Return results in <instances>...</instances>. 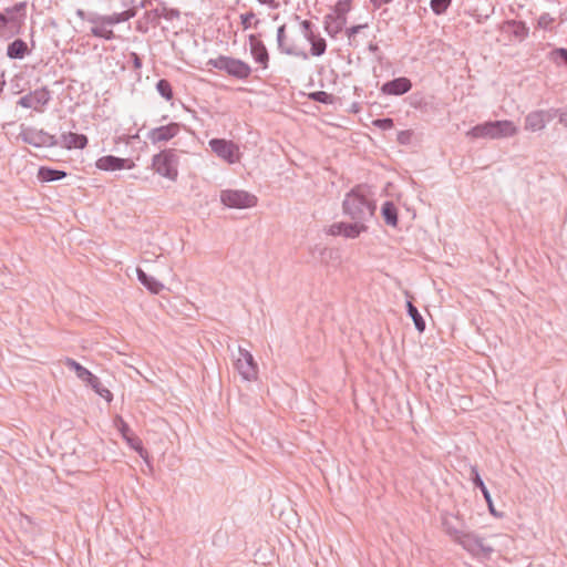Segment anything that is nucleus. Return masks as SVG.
<instances>
[{"instance_id": "nucleus-35", "label": "nucleus", "mask_w": 567, "mask_h": 567, "mask_svg": "<svg viewBox=\"0 0 567 567\" xmlns=\"http://www.w3.org/2000/svg\"><path fill=\"white\" fill-rule=\"evenodd\" d=\"M127 442V444L134 449L142 457L146 458L147 457V452L146 450L143 447V444H142V441L141 439H138L137 436H135L134 434H132L130 437H127L125 440Z\"/></svg>"}, {"instance_id": "nucleus-14", "label": "nucleus", "mask_w": 567, "mask_h": 567, "mask_svg": "<svg viewBox=\"0 0 567 567\" xmlns=\"http://www.w3.org/2000/svg\"><path fill=\"white\" fill-rule=\"evenodd\" d=\"M135 16V10L130 9L125 10L123 12L118 13H112L107 16H97V14H91L90 18H87V21L91 23H100L102 25H114L121 22L128 21L131 18Z\"/></svg>"}, {"instance_id": "nucleus-17", "label": "nucleus", "mask_w": 567, "mask_h": 567, "mask_svg": "<svg viewBox=\"0 0 567 567\" xmlns=\"http://www.w3.org/2000/svg\"><path fill=\"white\" fill-rule=\"evenodd\" d=\"M249 47L250 53L255 61L259 63L262 69H267L269 54L262 41H260L256 35L251 34L249 37Z\"/></svg>"}, {"instance_id": "nucleus-27", "label": "nucleus", "mask_w": 567, "mask_h": 567, "mask_svg": "<svg viewBox=\"0 0 567 567\" xmlns=\"http://www.w3.org/2000/svg\"><path fill=\"white\" fill-rule=\"evenodd\" d=\"M27 52H28V45L21 39H17L13 42H11L7 49V55L10 59H22Z\"/></svg>"}, {"instance_id": "nucleus-9", "label": "nucleus", "mask_w": 567, "mask_h": 567, "mask_svg": "<svg viewBox=\"0 0 567 567\" xmlns=\"http://www.w3.org/2000/svg\"><path fill=\"white\" fill-rule=\"evenodd\" d=\"M303 38L311 44L310 54L313 56H321L327 50L326 40L315 30V25L309 20H303L300 23Z\"/></svg>"}, {"instance_id": "nucleus-23", "label": "nucleus", "mask_w": 567, "mask_h": 567, "mask_svg": "<svg viewBox=\"0 0 567 567\" xmlns=\"http://www.w3.org/2000/svg\"><path fill=\"white\" fill-rule=\"evenodd\" d=\"M61 138H62V142H61L62 145L68 148H72V147L84 148L87 144V137L85 135L76 134V133H72V132L62 134Z\"/></svg>"}, {"instance_id": "nucleus-58", "label": "nucleus", "mask_w": 567, "mask_h": 567, "mask_svg": "<svg viewBox=\"0 0 567 567\" xmlns=\"http://www.w3.org/2000/svg\"><path fill=\"white\" fill-rule=\"evenodd\" d=\"M370 49H371L372 51H374V50H377V49H378V47H377V45H370Z\"/></svg>"}, {"instance_id": "nucleus-30", "label": "nucleus", "mask_w": 567, "mask_h": 567, "mask_svg": "<svg viewBox=\"0 0 567 567\" xmlns=\"http://www.w3.org/2000/svg\"><path fill=\"white\" fill-rule=\"evenodd\" d=\"M408 313L412 318L414 326L419 332H423L425 329V321L420 315L417 308L411 302L408 301L406 303Z\"/></svg>"}, {"instance_id": "nucleus-1", "label": "nucleus", "mask_w": 567, "mask_h": 567, "mask_svg": "<svg viewBox=\"0 0 567 567\" xmlns=\"http://www.w3.org/2000/svg\"><path fill=\"white\" fill-rule=\"evenodd\" d=\"M343 213L354 221H365L373 216L375 204L367 185H358L344 197Z\"/></svg>"}, {"instance_id": "nucleus-41", "label": "nucleus", "mask_w": 567, "mask_h": 567, "mask_svg": "<svg viewBox=\"0 0 567 567\" xmlns=\"http://www.w3.org/2000/svg\"><path fill=\"white\" fill-rule=\"evenodd\" d=\"M256 19V16L252 11L244 13L240 16V22L244 30H247L251 27V21Z\"/></svg>"}, {"instance_id": "nucleus-10", "label": "nucleus", "mask_w": 567, "mask_h": 567, "mask_svg": "<svg viewBox=\"0 0 567 567\" xmlns=\"http://www.w3.org/2000/svg\"><path fill=\"white\" fill-rule=\"evenodd\" d=\"M499 31L504 34L506 43L523 42L529 33V28L525 22L518 20H507L499 25Z\"/></svg>"}, {"instance_id": "nucleus-44", "label": "nucleus", "mask_w": 567, "mask_h": 567, "mask_svg": "<svg viewBox=\"0 0 567 567\" xmlns=\"http://www.w3.org/2000/svg\"><path fill=\"white\" fill-rule=\"evenodd\" d=\"M343 223H334L329 227L328 234L331 236L342 235Z\"/></svg>"}, {"instance_id": "nucleus-31", "label": "nucleus", "mask_w": 567, "mask_h": 567, "mask_svg": "<svg viewBox=\"0 0 567 567\" xmlns=\"http://www.w3.org/2000/svg\"><path fill=\"white\" fill-rule=\"evenodd\" d=\"M100 396L104 398L107 401H111L113 395L109 389L103 386L100 379L97 377H93L91 381L87 383Z\"/></svg>"}, {"instance_id": "nucleus-16", "label": "nucleus", "mask_w": 567, "mask_h": 567, "mask_svg": "<svg viewBox=\"0 0 567 567\" xmlns=\"http://www.w3.org/2000/svg\"><path fill=\"white\" fill-rule=\"evenodd\" d=\"M442 526L444 528V532L454 540L456 542L457 538L462 535L464 532L463 529V520L453 514H443L442 515Z\"/></svg>"}, {"instance_id": "nucleus-56", "label": "nucleus", "mask_w": 567, "mask_h": 567, "mask_svg": "<svg viewBox=\"0 0 567 567\" xmlns=\"http://www.w3.org/2000/svg\"><path fill=\"white\" fill-rule=\"evenodd\" d=\"M487 505H488V509H489L491 514L494 515V516H497V513H496V511H495V508L493 506V502L492 503H487Z\"/></svg>"}, {"instance_id": "nucleus-57", "label": "nucleus", "mask_w": 567, "mask_h": 567, "mask_svg": "<svg viewBox=\"0 0 567 567\" xmlns=\"http://www.w3.org/2000/svg\"><path fill=\"white\" fill-rule=\"evenodd\" d=\"M399 141H400L401 143H404V142H405V133H404V132L400 133V135H399Z\"/></svg>"}, {"instance_id": "nucleus-33", "label": "nucleus", "mask_w": 567, "mask_h": 567, "mask_svg": "<svg viewBox=\"0 0 567 567\" xmlns=\"http://www.w3.org/2000/svg\"><path fill=\"white\" fill-rule=\"evenodd\" d=\"M156 89H157V92L167 101H171L173 99V91H172V86H171V83L165 80V79H162L157 82L156 84Z\"/></svg>"}, {"instance_id": "nucleus-43", "label": "nucleus", "mask_w": 567, "mask_h": 567, "mask_svg": "<svg viewBox=\"0 0 567 567\" xmlns=\"http://www.w3.org/2000/svg\"><path fill=\"white\" fill-rule=\"evenodd\" d=\"M93 27L91 28V34L95 38H102V34L106 32L107 25H102L100 23H92Z\"/></svg>"}, {"instance_id": "nucleus-50", "label": "nucleus", "mask_w": 567, "mask_h": 567, "mask_svg": "<svg viewBox=\"0 0 567 567\" xmlns=\"http://www.w3.org/2000/svg\"><path fill=\"white\" fill-rule=\"evenodd\" d=\"M556 53L563 60V62L567 65V49H558L556 51Z\"/></svg>"}, {"instance_id": "nucleus-32", "label": "nucleus", "mask_w": 567, "mask_h": 567, "mask_svg": "<svg viewBox=\"0 0 567 567\" xmlns=\"http://www.w3.org/2000/svg\"><path fill=\"white\" fill-rule=\"evenodd\" d=\"M319 258L320 261L324 265H329L331 261L337 260L339 258L338 250L331 247H320L319 248Z\"/></svg>"}, {"instance_id": "nucleus-6", "label": "nucleus", "mask_w": 567, "mask_h": 567, "mask_svg": "<svg viewBox=\"0 0 567 567\" xmlns=\"http://www.w3.org/2000/svg\"><path fill=\"white\" fill-rule=\"evenodd\" d=\"M220 200L230 208H250L257 205V197L246 190L226 189L220 193Z\"/></svg>"}, {"instance_id": "nucleus-22", "label": "nucleus", "mask_w": 567, "mask_h": 567, "mask_svg": "<svg viewBox=\"0 0 567 567\" xmlns=\"http://www.w3.org/2000/svg\"><path fill=\"white\" fill-rule=\"evenodd\" d=\"M546 123L542 115L540 110L528 113L525 117L524 128L528 132H537L544 130Z\"/></svg>"}, {"instance_id": "nucleus-24", "label": "nucleus", "mask_w": 567, "mask_h": 567, "mask_svg": "<svg viewBox=\"0 0 567 567\" xmlns=\"http://www.w3.org/2000/svg\"><path fill=\"white\" fill-rule=\"evenodd\" d=\"M65 367H68L70 370H73L76 374V377L85 382L86 384L93 379L94 374H92L86 368L81 365L79 362H76L72 358H66L64 360Z\"/></svg>"}, {"instance_id": "nucleus-20", "label": "nucleus", "mask_w": 567, "mask_h": 567, "mask_svg": "<svg viewBox=\"0 0 567 567\" xmlns=\"http://www.w3.org/2000/svg\"><path fill=\"white\" fill-rule=\"evenodd\" d=\"M285 39H286V25L284 24V25H280L277 30V42H278L279 50L282 53L288 54V55H293L297 58H301L303 60L308 59V53L306 51L299 50L291 45H286Z\"/></svg>"}, {"instance_id": "nucleus-51", "label": "nucleus", "mask_w": 567, "mask_h": 567, "mask_svg": "<svg viewBox=\"0 0 567 567\" xmlns=\"http://www.w3.org/2000/svg\"><path fill=\"white\" fill-rule=\"evenodd\" d=\"M393 0H370V2L373 4L374 8H380L383 4H388L392 2Z\"/></svg>"}, {"instance_id": "nucleus-26", "label": "nucleus", "mask_w": 567, "mask_h": 567, "mask_svg": "<svg viewBox=\"0 0 567 567\" xmlns=\"http://www.w3.org/2000/svg\"><path fill=\"white\" fill-rule=\"evenodd\" d=\"M66 176V173L64 171L54 169L50 167H40L38 172V178L41 182L48 183L53 181L62 179Z\"/></svg>"}, {"instance_id": "nucleus-4", "label": "nucleus", "mask_w": 567, "mask_h": 567, "mask_svg": "<svg viewBox=\"0 0 567 567\" xmlns=\"http://www.w3.org/2000/svg\"><path fill=\"white\" fill-rule=\"evenodd\" d=\"M178 156L176 150L167 148L153 156L152 166L156 173L176 181L178 176Z\"/></svg>"}, {"instance_id": "nucleus-21", "label": "nucleus", "mask_w": 567, "mask_h": 567, "mask_svg": "<svg viewBox=\"0 0 567 567\" xmlns=\"http://www.w3.org/2000/svg\"><path fill=\"white\" fill-rule=\"evenodd\" d=\"M126 162L127 159L107 155L97 159L96 167L102 171H117L125 168Z\"/></svg>"}, {"instance_id": "nucleus-7", "label": "nucleus", "mask_w": 567, "mask_h": 567, "mask_svg": "<svg viewBox=\"0 0 567 567\" xmlns=\"http://www.w3.org/2000/svg\"><path fill=\"white\" fill-rule=\"evenodd\" d=\"M212 151L228 164H235L240 161L239 146L233 141L224 138H213L209 141Z\"/></svg>"}, {"instance_id": "nucleus-48", "label": "nucleus", "mask_w": 567, "mask_h": 567, "mask_svg": "<svg viewBox=\"0 0 567 567\" xmlns=\"http://www.w3.org/2000/svg\"><path fill=\"white\" fill-rule=\"evenodd\" d=\"M559 123L561 125H564L565 127H567V110L566 109H560V113H559Z\"/></svg>"}, {"instance_id": "nucleus-8", "label": "nucleus", "mask_w": 567, "mask_h": 567, "mask_svg": "<svg viewBox=\"0 0 567 567\" xmlns=\"http://www.w3.org/2000/svg\"><path fill=\"white\" fill-rule=\"evenodd\" d=\"M51 100V92L47 86L37 89L25 95H23L19 101L18 105L24 109H32L35 112H43L44 106Z\"/></svg>"}, {"instance_id": "nucleus-28", "label": "nucleus", "mask_w": 567, "mask_h": 567, "mask_svg": "<svg viewBox=\"0 0 567 567\" xmlns=\"http://www.w3.org/2000/svg\"><path fill=\"white\" fill-rule=\"evenodd\" d=\"M382 216L388 225L392 227L398 225V209L392 202H385L383 204Z\"/></svg>"}, {"instance_id": "nucleus-19", "label": "nucleus", "mask_w": 567, "mask_h": 567, "mask_svg": "<svg viewBox=\"0 0 567 567\" xmlns=\"http://www.w3.org/2000/svg\"><path fill=\"white\" fill-rule=\"evenodd\" d=\"M412 87L411 81L406 78H398L383 84L382 92L390 95H401Z\"/></svg>"}, {"instance_id": "nucleus-55", "label": "nucleus", "mask_w": 567, "mask_h": 567, "mask_svg": "<svg viewBox=\"0 0 567 567\" xmlns=\"http://www.w3.org/2000/svg\"><path fill=\"white\" fill-rule=\"evenodd\" d=\"M482 494L484 495V498H485L486 503H492V497H491V494H489L487 488L482 491Z\"/></svg>"}, {"instance_id": "nucleus-53", "label": "nucleus", "mask_w": 567, "mask_h": 567, "mask_svg": "<svg viewBox=\"0 0 567 567\" xmlns=\"http://www.w3.org/2000/svg\"><path fill=\"white\" fill-rule=\"evenodd\" d=\"M76 17H79L81 20H87L91 16H89L84 10L78 9L75 12Z\"/></svg>"}, {"instance_id": "nucleus-15", "label": "nucleus", "mask_w": 567, "mask_h": 567, "mask_svg": "<svg viewBox=\"0 0 567 567\" xmlns=\"http://www.w3.org/2000/svg\"><path fill=\"white\" fill-rule=\"evenodd\" d=\"M135 16V10L130 9L125 10L123 12L118 13H112L107 16H97V14H91L90 18H87V21L91 23H100L102 25H114L121 22L128 21L131 18Z\"/></svg>"}, {"instance_id": "nucleus-42", "label": "nucleus", "mask_w": 567, "mask_h": 567, "mask_svg": "<svg viewBox=\"0 0 567 567\" xmlns=\"http://www.w3.org/2000/svg\"><path fill=\"white\" fill-rule=\"evenodd\" d=\"M351 0H341L336 6L338 17L344 16L350 10Z\"/></svg>"}, {"instance_id": "nucleus-12", "label": "nucleus", "mask_w": 567, "mask_h": 567, "mask_svg": "<svg viewBox=\"0 0 567 567\" xmlns=\"http://www.w3.org/2000/svg\"><path fill=\"white\" fill-rule=\"evenodd\" d=\"M181 132V125L178 123H169L152 128L146 137L152 144L165 143L174 138Z\"/></svg>"}, {"instance_id": "nucleus-29", "label": "nucleus", "mask_w": 567, "mask_h": 567, "mask_svg": "<svg viewBox=\"0 0 567 567\" xmlns=\"http://www.w3.org/2000/svg\"><path fill=\"white\" fill-rule=\"evenodd\" d=\"M342 235L347 238H357L362 231L367 230L363 221H354L353 224L343 223Z\"/></svg>"}, {"instance_id": "nucleus-3", "label": "nucleus", "mask_w": 567, "mask_h": 567, "mask_svg": "<svg viewBox=\"0 0 567 567\" xmlns=\"http://www.w3.org/2000/svg\"><path fill=\"white\" fill-rule=\"evenodd\" d=\"M207 65L215 68L219 71L226 72L229 76L238 80H246L251 74V68L243 60L231 56L219 55L215 59H209Z\"/></svg>"}, {"instance_id": "nucleus-38", "label": "nucleus", "mask_w": 567, "mask_h": 567, "mask_svg": "<svg viewBox=\"0 0 567 567\" xmlns=\"http://www.w3.org/2000/svg\"><path fill=\"white\" fill-rule=\"evenodd\" d=\"M8 23L17 24V20L13 17H8L7 14L0 13V34H6V27Z\"/></svg>"}, {"instance_id": "nucleus-45", "label": "nucleus", "mask_w": 567, "mask_h": 567, "mask_svg": "<svg viewBox=\"0 0 567 567\" xmlns=\"http://www.w3.org/2000/svg\"><path fill=\"white\" fill-rule=\"evenodd\" d=\"M365 27H367V24H358V25H353V27L347 29L346 33H347L349 40L351 41V39L354 38V35L357 33H359Z\"/></svg>"}, {"instance_id": "nucleus-40", "label": "nucleus", "mask_w": 567, "mask_h": 567, "mask_svg": "<svg viewBox=\"0 0 567 567\" xmlns=\"http://www.w3.org/2000/svg\"><path fill=\"white\" fill-rule=\"evenodd\" d=\"M540 112H542L545 123L547 124L555 117L559 118L560 109L540 110Z\"/></svg>"}, {"instance_id": "nucleus-52", "label": "nucleus", "mask_w": 567, "mask_h": 567, "mask_svg": "<svg viewBox=\"0 0 567 567\" xmlns=\"http://www.w3.org/2000/svg\"><path fill=\"white\" fill-rule=\"evenodd\" d=\"M102 39H105V40L115 39V34H114L113 30L107 29L106 32H104V34H102Z\"/></svg>"}, {"instance_id": "nucleus-5", "label": "nucleus", "mask_w": 567, "mask_h": 567, "mask_svg": "<svg viewBox=\"0 0 567 567\" xmlns=\"http://www.w3.org/2000/svg\"><path fill=\"white\" fill-rule=\"evenodd\" d=\"M455 543L461 545L472 556L478 558L488 559L494 551L493 547L487 545L484 538L473 532L464 530Z\"/></svg>"}, {"instance_id": "nucleus-18", "label": "nucleus", "mask_w": 567, "mask_h": 567, "mask_svg": "<svg viewBox=\"0 0 567 567\" xmlns=\"http://www.w3.org/2000/svg\"><path fill=\"white\" fill-rule=\"evenodd\" d=\"M23 142L33 145V146H43L47 144H52L53 136L44 133L43 131H37L34 128H25L20 133Z\"/></svg>"}, {"instance_id": "nucleus-11", "label": "nucleus", "mask_w": 567, "mask_h": 567, "mask_svg": "<svg viewBox=\"0 0 567 567\" xmlns=\"http://www.w3.org/2000/svg\"><path fill=\"white\" fill-rule=\"evenodd\" d=\"M238 353L239 355L235 362L238 373L247 381L256 380L258 375V367L252 354L243 348L238 349Z\"/></svg>"}, {"instance_id": "nucleus-46", "label": "nucleus", "mask_w": 567, "mask_h": 567, "mask_svg": "<svg viewBox=\"0 0 567 567\" xmlns=\"http://www.w3.org/2000/svg\"><path fill=\"white\" fill-rule=\"evenodd\" d=\"M375 125H378L379 127H381L383 130H389V128L393 127V120L392 118L378 120V121H375Z\"/></svg>"}, {"instance_id": "nucleus-37", "label": "nucleus", "mask_w": 567, "mask_h": 567, "mask_svg": "<svg viewBox=\"0 0 567 567\" xmlns=\"http://www.w3.org/2000/svg\"><path fill=\"white\" fill-rule=\"evenodd\" d=\"M310 96L313 101L324 104H330L333 101V96L324 91L315 92Z\"/></svg>"}, {"instance_id": "nucleus-36", "label": "nucleus", "mask_w": 567, "mask_h": 567, "mask_svg": "<svg viewBox=\"0 0 567 567\" xmlns=\"http://www.w3.org/2000/svg\"><path fill=\"white\" fill-rule=\"evenodd\" d=\"M115 426L121 432L124 440H126L133 434L128 424L121 416H117L115 419Z\"/></svg>"}, {"instance_id": "nucleus-47", "label": "nucleus", "mask_w": 567, "mask_h": 567, "mask_svg": "<svg viewBox=\"0 0 567 567\" xmlns=\"http://www.w3.org/2000/svg\"><path fill=\"white\" fill-rule=\"evenodd\" d=\"M260 4L268 6L271 9H277L279 3L276 0H257Z\"/></svg>"}, {"instance_id": "nucleus-49", "label": "nucleus", "mask_w": 567, "mask_h": 567, "mask_svg": "<svg viewBox=\"0 0 567 567\" xmlns=\"http://www.w3.org/2000/svg\"><path fill=\"white\" fill-rule=\"evenodd\" d=\"M24 7H25V3L21 2V3H18V4H16L14 7H12L10 9H7V12L8 13H14V12H18V11L24 9Z\"/></svg>"}, {"instance_id": "nucleus-39", "label": "nucleus", "mask_w": 567, "mask_h": 567, "mask_svg": "<svg viewBox=\"0 0 567 567\" xmlns=\"http://www.w3.org/2000/svg\"><path fill=\"white\" fill-rule=\"evenodd\" d=\"M471 475H472V481H473L474 485L476 487H478L481 489V492L484 491L486 488V486H485L483 480L481 478L476 466H473L471 468Z\"/></svg>"}, {"instance_id": "nucleus-34", "label": "nucleus", "mask_w": 567, "mask_h": 567, "mask_svg": "<svg viewBox=\"0 0 567 567\" xmlns=\"http://www.w3.org/2000/svg\"><path fill=\"white\" fill-rule=\"evenodd\" d=\"M452 0H431L430 6L435 14L441 16L446 12Z\"/></svg>"}, {"instance_id": "nucleus-54", "label": "nucleus", "mask_w": 567, "mask_h": 567, "mask_svg": "<svg viewBox=\"0 0 567 567\" xmlns=\"http://www.w3.org/2000/svg\"><path fill=\"white\" fill-rule=\"evenodd\" d=\"M132 56H133V60H134V66L136 69L141 68L142 62H141V59L138 58V55L136 53H132Z\"/></svg>"}, {"instance_id": "nucleus-13", "label": "nucleus", "mask_w": 567, "mask_h": 567, "mask_svg": "<svg viewBox=\"0 0 567 567\" xmlns=\"http://www.w3.org/2000/svg\"><path fill=\"white\" fill-rule=\"evenodd\" d=\"M135 16V10L130 9L125 10L123 12L118 13H112L107 16H97V14H91L90 18H87V21L91 23H100L102 25H114L121 22L128 21L131 18Z\"/></svg>"}, {"instance_id": "nucleus-2", "label": "nucleus", "mask_w": 567, "mask_h": 567, "mask_svg": "<svg viewBox=\"0 0 567 567\" xmlns=\"http://www.w3.org/2000/svg\"><path fill=\"white\" fill-rule=\"evenodd\" d=\"M518 132L514 122L508 120L489 121L472 127L466 135L472 138H504L512 137Z\"/></svg>"}, {"instance_id": "nucleus-25", "label": "nucleus", "mask_w": 567, "mask_h": 567, "mask_svg": "<svg viewBox=\"0 0 567 567\" xmlns=\"http://www.w3.org/2000/svg\"><path fill=\"white\" fill-rule=\"evenodd\" d=\"M137 278L152 293H159L164 286L155 278L147 276L141 268H137Z\"/></svg>"}]
</instances>
